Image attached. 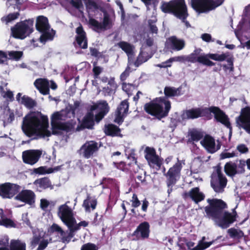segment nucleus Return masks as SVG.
I'll use <instances>...</instances> for the list:
<instances>
[{
	"label": "nucleus",
	"mask_w": 250,
	"mask_h": 250,
	"mask_svg": "<svg viewBox=\"0 0 250 250\" xmlns=\"http://www.w3.org/2000/svg\"><path fill=\"white\" fill-rule=\"evenodd\" d=\"M211 242H206L200 241L198 244L192 249V250H204L208 248L211 245Z\"/></svg>",
	"instance_id": "obj_52"
},
{
	"label": "nucleus",
	"mask_w": 250,
	"mask_h": 250,
	"mask_svg": "<svg viewBox=\"0 0 250 250\" xmlns=\"http://www.w3.org/2000/svg\"><path fill=\"white\" fill-rule=\"evenodd\" d=\"M98 109L100 112L106 115L109 111V106L106 101H102L98 103Z\"/></svg>",
	"instance_id": "obj_46"
},
{
	"label": "nucleus",
	"mask_w": 250,
	"mask_h": 250,
	"mask_svg": "<svg viewBox=\"0 0 250 250\" xmlns=\"http://www.w3.org/2000/svg\"><path fill=\"white\" fill-rule=\"evenodd\" d=\"M182 57L177 56L174 57H171L167 60L166 61L162 62L161 63L158 64L157 66L161 68H167L171 66V63L173 62H178L181 60Z\"/></svg>",
	"instance_id": "obj_40"
},
{
	"label": "nucleus",
	"mask_w": 250,
	"mask_h": 250,
	"mask_svg": "<svg viewBox=\"0 0 250 250\" xmlns=\"http://www.w3.org/2000/svg\"><path fill=\"white\" fill-rule=\"evenodd\" d=\"M0 225L6 227L15 226L14 222L11 219L7 218L4 214L2 209H0Z\"/></svg>",
	"instance_id": "obj_37"
},
{
	"label": "nucleus",
	"mask_w": 250,
	"mask_h": 250,
	"mask_svg": "<svg viewBox=\"0 0 250 250\" xmlns=\"http://www.w3.org/2000/svg\"><path fill=\"white\" fill-rule=\"evenodd\" d=\"M237 166L235 163L230 161L225 164L224 171L228 176L232 177L237 174Z\"/></svg>",
	"instance_id": "obj_33"
},
{
	"label": "nucleus",
	"mask_w": 250,
	"mask_h": 250,
	"mask_svg": "<svg viewBox=\"0 0 250 250\" xmlns=\"http://www.w3.org/2000/svg\"><path fill=\"white\" fill-rule=\"evenodd\" d=\"M129 108V103L127 100L121 102L117 108V111L122 113L124 115L127 114Z\"/></svg>",
	"instance_id": "obj_42"
},
{
	"label": "nucleus",
	"mask_w": 250,
	"mask_h": 250,
	"mask_svg": "<svg viewBox=\"0 0 250 250\" xmlns=\"http://www.w3.org/2000/svg\"><path fill=\"white\" fill-rule=\"evenodd\" d=\"M188 135L189 136L188 142L190 143H193L194 142H197L202 139L204 136L203 132L196 129H193L189 131Z\"/></svg>",
	"instance_id": "obj_32"
},
{
	"label": "nucleus",
	"mask_w": 250,
	"mask_h": 250,
	"mask_svg": "<svg viewBox=\"0 0 250 250\" xmlns=\"http://www.w3.org/2000/svg\"><path fill=\"white\" fill-rule=\"evenodd\" d=\"M236 216L237 213L235 211L233 212V214L228 211H224L222 217L217 221H215V222L222 229H226L236 220Z\"/></svg>",
	"instance_id": "obj_21"
},
{
	"label": "nucleus",
	"mask_w": 250,
	"mask_h": 250,
	"mask_svg": "<svg viewBox=\"0 0 250 250\" xmlns=\"http://www.w3.org/2000/svg\"><path fill=\"white\" fill-rule=\"evenodd\" d=\"M227 62H228V64L229 66H227L226 64L223 65V68L226 69H229L230 71H233L234 67H233V58L232 56L229 57H228L226 59Z\"/></svg>",
	"instance_id": "obj_53"
},
{
	"label": "nucleus",
	"mask_w": 250,
	"mask_h": 250,
	"mask_svg": "<svg viewBox=\"0 0 250 250\" xmlns=\"http://www.w3.org/2000/svg\"><path fill=\"white\" fill-rule=\"evenodd\" d=\"M171 108V103L165 97L156 98L144 106L145 110L148 114L155 116L157 119L167 117Z\"/></svg>",
	"instance_id": "obj_3"
},
{
	"label": "nucleus",
	"mask_w": 250,
	"mask_h": 250,
	"mask_svg": "<svg viewBox=\"0 0 250 250\" xmlns=\"http://www.w3.org/2000/svg\"><path fill=\"white\" fill-rule=\"evenodd\" d=\"M94 114L92 112H88L83 118L81 127L82 129H92L94 125Z\"/></svg>",
	"instance_id": "obj_28"
},
{
	"label": "nucleus",
	"mask_w": 250,
	"mask_h": 250,
	"mask_svg": "<svg viewBox=\"0 0 250 250\" xmlns=\"http://www.w3.org/2000/svg\"><path fill=\"white\" fill-rule=\"evenodd\" d=\"M21 187L16 184L6 182L0 184V196L3 199H12L19 191Z\"/></svg>",
	"instance_id": "obj_11"
},
{
	"label": "nucleus",
	"mask_w": 250,
	"mask_h": 250,
	"mask_svg": "<svg viewBox=\"0 0 250 250\" xmlns=\"http://www.w3.org/2000/svg\"><path fill=\"white\" fill-rule=\"evenodd\" d=\"M34 85L42 95L49 94V83L46 79L38 78L35 81Z\"/></svg>",
	"instance_id": "obj_24"
},
{
	"label": "nucleus",
	"mask_w": 250,
	"mask_h": 250,
	"mask_svg": "<svg viewBox=\"0 0 250 250\" xmlns=\"http://www.w3.org/2000/svg\"><path fill=\"white\" fill-rule=\"evenodd\" d=\"M202 51L200 48L195 49L192 53L187 58V61L191 63L197 62L208 66H212L215 65V63L207 58L205 55H199Z\"/></svg>",
	"instance_id": "obj_14"
},
{
	"label": "nucleus",
	"mask_w": 250,
	"mask_h": 250,
	"mask_svg": "<svg viewBox=\"0 0 250 250\" xmlns=\"http://www.w3.org/2000/svg\"><path fill=\"white\" fill-rule=\"evenodd\" d=\"M208 107H196L186 110L181 115L183 120L195 119L200 117H203L207 120L208 116Z\"/></svg>",
	"instance_id": "obj_15"
},
{
	"label": "nucleus",
	"mask_w": 250,
	"mask_h": 250,
	"mask_svg": "<svg viewBox=\"0 0 250 250\" xmlns=\"http://www.w3.org/2000/svg\"><path fill=\"white\" fill-rule=\"evenodd\" d=\"M126 115H124L122 114V113L116 111V116L114 120V122L118 124L119 125H121L124 122V118L126 116Z\"/></svg>",
	"instance_id": "obj_54"
},
{
	"label": "nucleus",
	"mask_w": 250,
	"mask_h": 250,
	"mask_svg": "<svg viewBox=\"0 0 250 250\" xmlns=\"http://www.w3.org/2000/svg\"><path fill=\"white\" fill-rule=\"evenodd\" d=\"M136 172H139V174L136 176L137 179L142 184H146V172L143 169H140V167L136 169Z\"/></svg>",
	"instance_id": "obj_50"
},
{
	"label": "nucleus",
	"mask_w": 250,
	"mask_h": 250,
	"mask_svg": "<svg viewBox=\"0 0 250 250\" xmlns=\"http://www.w3.org/2000/svg\"><path fill=\"white\" fill-rule=\"evenodd\" d=\"M225 0H191V6L197 13H207L221 5Z\"/></svg>",
	"instance_id": "obj_5"
},
{
	"label": "nucleus",
	"mask_w": 250,
	"mask_h": 250,
	"mask_svg": "<svg viewBox=\"0 0 250 250\" xmlns=\"http://www.w3.org/2000/svg\"><path fill=\"white\" fill-rule=\"evenodd\" d=\"M185 45L184 41L177 39L175 36L169 38L167 43L168 48L177 51L182 50L184 47Z\"/></svg>",
	"instance_id": "obj_27"
},
{
	"label": "nucleus",
	"mask_w": 250,
	"mask_h": 250,
	"mask_svg": "<svg viewBox=\"0 0 250 250\" xmlns=\"http://www.w3.org/2000/svg\"><path fill=\"white\" fill-rule=\"evenodd\" d=\"M180 87L176 88L173 87L166 86L164 88L165 98L178 96L182 95Z\"/></svg>",
	"instance_id": "obj_34"
},
{
	"label": "nucleus",
	"mask_w": 250,
	"mask_h": 250,
	"mask_svg": "<svg viewBox=\"0 0 250 250\" xmlns=\"http://www.w3.org/2000/svg\"><path fill=\"white\" fill-rule=\"evenodd\" d=\"M183 197L185 199L190 198L196 204H198L205 199V195L200 191L199 187H195L192 188L188 192L184 193Z\"/></svg>",
	"instance_id": "obj_22"
},
{
	"label": "nucleus",
	"mask_w": 250,
	"mask_h": 250,
	"mask_svg": "<svg viewBox=\"0 0 250 250\" xmlns=\"http://www.w3.org/2000/svg\"><path fill=\"white\" fill-rule=\"evenodd\" d=\"M35 194L31 190L23 189L19 192L14 199L16 200L22 202L29 205H32L35 202Z\"/></svg>",
	"instance_id": "obj_20"
},
{
	"label": "nucleus",
	"mask_w": 250,
	"mask_h": 250,
	"mask_svg": "<svg viewBox=\"0 0 250 250\" xmlns=\"http://www.w3.org/2000/svg\"><path fill=\"white\" fill-rule=\"evenodd\" d=\"M81 250H98V248L94 244L88 243L82 246Z\"/></svg>",
	"instance_id": "obj_58"
},
{
	"label": "nucleus",
	"mask_w": 250,
	"mask_h": 250,
	"mask_svg": "<svg viewBox=\"0 0 250 250\" xmlns=\"http://www.w3.org/2000/svg\"><path fill=\"white\" fill-rule=\"evenodd\" d=\"M97 205V200L95 198H92L90 194L87 195L86 198L83 201V206L87 212L90 211V208L92 210L96 208Z\"/></svg>",
	"instance_id": "obj_30"
},
{
	"label": "nucleus",
	"mask_w": 250,
	"mask_h": 250,
	"mask_svg": "<svg viewBox=\"0 0 250 250\" xmlns=\"http://www.w3.org/2000/svg\"><path fill=\"white\" fill-rule=\"evenodd\" d=\"M205 56H207V58L208 59H210L216 61L223 62L225 61L228 57L229 56V53L226 52L221 54L208 53L205 55Z\"/></svg>",
	"instance_id": "obj_36"
},
{
	"label": "nucleus",
	"mask_w": 250,
	"mask_h": 250,
	"mask_svg": "<svg viewBox=\"0 0 250 250\" xmlns=\"http://www.w3.org/2000/svg\"><path fill=\"white\" fill-rule=\"evenodd\" d=\"M97 60L93 62V68L92 72L93 73L95 79H97L99 77V75L102 72L103 68L99 66H97Z\"/></svg>",
	"instance_id": "obj_49"
},
{
	"label": "nucleus",
	"mask_w": 250,
	"mask_h": 250,
	"mask_svg": "<svg viewBox=\"0 0 250 250\" xmlns=\"http://www.w3.org/2000/svg\"><path fill=\"white\" fill-rule=\"evenodd\" d=\"M20 13L19 12L10 13L6 16L1 18V20L2 22H5L6 24H8L9 22L18 19Z\"/></svg>",
	"instance_id": "obj_45"
},
{
	"label": "nucleus",
	"mask_w": 250,
	"mask_h": 250,
	"mask_svg": "<svg viewBox=\"0 0 250 250\" xmlns=\"http://www.w3.org/2000/svg\"><path fill=\"white\" fill-rule=\"evenodd\" d=\"M145 158L150 167L156 166L160 169L163 164V159L160 157L153 147L147 146L145 149Z\"/></svg>",
	"instance_id": "obj_12"
},
{
	"label": "nucleus",
	"mask_w": 250,
	"mask_h": 250,
	"mask_svg": "<svg viewBox=\"0 0 250 250\" xmlns=\"http://www.w3.org/2000/svg\"><path fill=\"white\" fill-rule=\"evenodd\" d=\"M104 132L106 135L111 137L122 138L123 136L119 127L113 124L105 125L104 127Z\"/></svg>",
	"instance_id": "obj_25"
},
{
	"label": "nucleus",
	"mask_w": 250,
	"mask_h": 250,
	"mask_svg": "<svg viewBox=\"0 0 250 250\" xmlns=\"http://www.w3.org/2000/svg\"><path fill=\"white\" fill-rule=\"evenodd\" d=\"M229 236L232 238L240 239L244 236L243 232L235 228H230L228 230Z\"/></svg>",
	"instance_id": "obj_43"
},
{
	"label": "nucleus",
	"mask_w": 250,
	"mask_h": 250,
	"mask_svg": "<svg viewBox=\"0 0 250 250\" xmlns=\"http://www.w3.org/2000/svg\"><path fill=\"white\" fill-rule=\"evenodd\" d=\"M100 147L101 145L95 141H87L81 146L78 152L83 158L88 159L95 156Z\"/></svg>",
	"instance_id": "obj_9"
},
{
	"label": "nucleus",
	"mask_w": 250,
	"mask_h": 250,
	"mask_svg": "<svg viewBox=\"0 0 250 250\" xmlns=\"http://www.w3.org/2000/svg\"><path fill=\"white\" fill-rule=\"evenodd\" d=\"M21 103L29 109L32 108L36 105V103L34 100L25 96H23L21 98Z\"/></svg>",
	"instance_id": "obj_44"
},
{
	"label": "nucleus",
	"mask_w": 250,
	"mask_h": 250,
	"mask_svg": "<svg viewBox=\"0 0 250 250\" xmlns=\"http://www.w3.org/2000/svg\"><path fill=\"white\" fill-rule=\"evenodd\" d=\"M49 204V202L46 199H41L40 200V208L44 211H46Z\"/></svg>",
	"instance_id": "obj_62"
},
{
	"label": "nucleus",
	"mask_w": 250,
	"mask_h": 250,
	"mask_svg": "<svg viewBox=\"0 0 250 250\" xmlns=\"http://www.w3.org/2000/svg\"><path fill=\"white\" fill-rule=\"evenodd\" d=\"M210 185L214 191L217 193H222L227 184V179L222 173L221 169L218 167L215 172L211 175Z\"/></svg>",
	"instance_id": "obj_7"
},
{
	"label": "nucleus",
	"mask_w": 250,
	"mask_h": 250,
	"mask_svg": "<svg viewBox=\"0 0 250 250\" xmlns=\"http://www.w3.org/2000/svg\"><path fill=\"white\" fill-rule=\"evenodd\" d=\"M34 184L43 189L52 188L51 182L49 179L47 177L38 179L35 181Z\"/></svg>",
	"instance_id": "obj_38"
},
{
	"label": "nucleus",
	"mask_w": 250,
	"mask_h": 250,
	"mask_svg": "<svg viewBox=\"0 0 250 250\" xmlns=\"http://www.w3.org/2000/svg\"><path fill=\"white\" fill-rule=\"evenodd\" d=\"M208 116H207V120H209L212 118L211 113L214 114V117L215 121L220 123L228 128L229 129L230 132L232 130L231 124L229 122V119L228 115L221 110L219 107L215 106H211L208 107Z\"/></svg>",
	"instance_id": "obj_8"
},
{
	"label": "nucleus",
	"mask_w": 250,
	"mask_h": 250,
	"mask_svg": "<svg viewBox=\"0 0 250 250\" xmlns=\"http://www.w3.org/2000/svg\"><path fill=\"white\" fill-rule=\"evenodd\" d=\"M42 33L40 37V40L41 42H45L48 40H52L53 39V35L51 33L48 32V30H46L44 32H41Z\"/></svg>",
	"instance_id": "obj_51"
},
{
	"label": "nucleus",
	"mask_w": 250,
	"mask_h": 250,
	"mask_svg": "<svg viewBox=\"0 0 250 250\" xmlns=\"http://www.w3.org/2000/svg\"><path fill=\"white\" fill-rule=\"evenodd\" d=\"M131 202L132 203L131 206L133 208H137L141 205V202L138 199L137 195L135 193L133 194Z\"/></svg>",
	"instance_id": "obj_59"
},
{
	"label": "nucleus",
	"mask_w": 250,
	"mask_h": 250,
	"mask_svg": "<svg viewBox=\"0 0 250 250\" xmlns=\"http://www.w3.org/2000/svg\"><path fill=\"white\" fill-rule=\"evenodd\" d=\"M3 93V97L4 98L9 99L10 102H13L14 100V95L12 91L8 90L6 92L4 91Z\"/></svg>",
	"instance_id": "obj_64"
},
{
	"label": "nucleus",
	"mask_w": 250,
	"mask_h": 250,
	"mask_svg": "<svg viewBox=\"0 0 250 250\" xmlns=\"http://www.w3.org/2000/svg\"><path fill=\"white\" fill-rule=\"evenodd\" d=\"M130 67L127 66L125 70L120 75V80L122 82L125 81L126 78L129 76L130 72Z\"/></svg>",
	"instance_id": "obj_61"
},
{
	"label": "nucleus",
	"mask_w": 250,
	"mask_h": 250,
	"mask_svg": "<svg viewBox=\"0 0 250 250\" xmlns=\"http://www.w3.org/2000/svg\"><path fill=\"white\" fill-rule=\"evenodd\" d=\"M90 55L97 58V60L102 57V53L100 52L98 50L94 47H90L89 48Z\"/></svg>",
	"instance_id": "obj_56"
},
{
	"label": "nucleus",
	"mask_w": 250,
	"mask_h": 250,
	"mask_svg": "<svg viewBox=\"0 0 250 250\" xmlns=\"http://www.w3.org/2000/svg\"><path fill=\"white\" fill-rule=\"evenodd\" d=\"M34 23L33 19L26 20L17 22L11 27V33L14 38L23 40L30 35L33 31L32 28Z\"/></svg>",
	"instance_id": "obj_6"
},
{
	"label": "nucleus",
	"mask_w": 250,
	"mask_h": 250,
	"mask_svg": "<svg viewBox=\"0 0 250 250\" xmlns=\"http://www.w3.org/2000/svg\"><path fill=\"white\" fill-rule=\"evenodd\" d=\"M113 166L118 169L125 172H130L131 173H136V169L139 168V166L135 163H126L123 161L119 163L113 162Z\"/></svg>",
	"instance_id": "obj_26"
},
{
	"label": "nucleus",
	"mask_w": 250,
	"mask_h": 250,
	"mask_svg": "<svg viewBox=\"0 0 250 250\" xmlns=\"http://www.w3.org/2000/svg\"><path fill=\"white\" fill-rule=\"evenodd\" d=\"M118 44L119 47L125 52L127 55L133 53L132 46L130 43L124 41H121Z\"/></svg>",
	"instance_id": "obj_41"
},
{
	"label": "nucleus",
	"mask_w": 250,
	"mask_h": 250,
	"mask_svg": "<svg viewBox=\"0 0 250 250\" xmlns=\"http://www.w3.org/2000/svg\"><path fill=\"white\" fill-rule=\"evenodd\" d=\"M241 115H240L237 119L238 123H246L250 122V107L246 106L241 109Z\"/></svg>",
	"instance_id": "obj_31"
},
{
	"label": "nucleus",
	"mask_w": 250,
	"mask_h": 250,
	"mask_svg": "<svg viewBox=\"0 0 250 250\" xmlns=\"http://www.w3.org/2000/svg\"><path fill=\"white\" fill-rule=\"evenodd\" d=\"M208 205L205 208L207 217L213 220L217 221L222 217L224 210L228 208L227 203L222 199H208Z\"/></svg>",
	"instance_id": "obj_4"
},
{
	"label": "nucleus",
	"mask_w": 250,
	"mask_h": 250,
	"mask_svg": "<svg viewBox=\"0 0 250 250\" xmlns=\"http://www.w3.org/2000/svg\"><path fill=\"white\" fill-rule=\"evenodd\" d=\"M8 250H26V244L20 240H12Z\"/></svg>",
	"instance_id": "obj_35"
},
{
	"label": "nucleus",
	"mask_w": 250,
	"mask_h": 250,
	"mask_svg": "<svg viewBox=\"0 0 250 250\" xmlns=\"http://www.w3.org/2000/svg\"><path fill=\"white\" fill-rule=\"evenodd\" d=\"M49 25L48 19L43 16H40L37 19L36 28L39 31L44 32L46 30H49Z\"/></svg>",
	"instance_id": "obj_29"
},
{
	"label": "nucleus",
	"mask_w": 250,
	"mask_h": 250,
	"mask_svg": "<svg viewBox=\"0 0 250 250\" xmlns=\"http://www.w3.org/2000/svg\"><path fill=\"white\" fill-rule=\"evenodd\" d=\"M246 165V161L244 160H239V163L237 166V174H243L245 172V167Z\"/></svg>",
	"instance_id": "obj_55"
},
{
	"label": "nucleus",
	"mask_w": 250,
	"mask_h": 250,
	"mask_svg": "<svg viewBox=\"0 0 250 250\" xmlns=\"http://www.w3.org/2000/svg\"><path fill=\"white\" fill-rule=\"evenodd\" d=\"M75 224H72L71 226H66L69 229V232L68 234V237L69 238L73 237L74 236V232L78 230V227L76 228L75 227Z\"/></svg>",
	"instance_id": "obj_63"
},
{
	"label": "nucleus",
	"mask_w": 250,
	"mask_h": 250,
	"mask_svg": "<svg viewBox=\"0 0 250 250\" xmlns=\"http://www.w3.org/2000/svg\"><path fill=\"white\" fill-rule=\"evenodd\" d=\"M147 60L142 54L140 53L135 61L128 57V64L129 65L134 64L136 67H138L144 62H146Z\"/></svg>",
	"instance_id": "obj_39"
},
{
	"label": "nucleus",
	"mask_w": 250,
	"mask_h": 250,
	"mask_svg": "<svg viewBox=\"0 0 250 250\" xmlns=\"http://www.w3.org/2000/svg\"><path fill=\"white\" fill-rule=\"evenodd\" d=\"M86 7L88 9H94V10H97L99 9L98 4L92 0H88L87 2L86 3Z\"/></svg>",
	"instance_id": "obj_57"
},
{
	"label": "nucleus",
	"mask_w": 250,
	"mask_h": 250,
	"mask_svg": "<svg viewBox=\"0 0 250 250\" xmlns=\"http://www.w3.org/2000/svg\"><path fill=\"white\" fill-rule=\"evenodd\" d=\"M150 232V225L148 222L145 221L138 225L132 236H135L137 240H144L149 237Z\"/></svg>",
	"instance_id": "obj_18"
},
{
	"label": "nucleus",
	"mask_w": 250,
	"mask_h": 250,
	"mask_svg": "<svg viewBox=\"0 0 250 250\" xmlns=\"http://www.w3.org/2000/svg\"><path fill=\"white\" fill-rule=\"evenodd\" d=\"M76 33L75 40L73 42L74 46L81 49H87L88 47V39L86 33L81 24H80V25L76 28Z\"/></svg>",
	"instance_id": "obj_17"
},
{
	"label": "nucleus",
	"mask_w": 250,
	"mask_h": 250,
	"mask_svg": "<svg viewBox=\"0 0 250 250\" xmlns=\"http://www.w3.org/2000/svg\"><path fill=\"white\" fill-rule=\"evenodd\" d=\"M62 115L59 112H54L51 117L52 133L48 130V118L46 115L41 112H32L27 114L23 119L21 129L23 133L28 137H35L32 139H38L50 137L51 134L58 135V130L69 132L73 128L69 122H61Z\"/></svg>",
	"instance_id": "obj_1"
},
{
	"label": "nucleus",
	"mask_w": 250,
	"mask_h": 250,
	"mask_svg": "<svg viewBox=\"0 0 250 250\" xmlns=\"http://www.w3.org/2000/svg\"><path fill=\"white\" fill-rule=\"evenodd\" d=\"M42 151L39 149H31L22 152V160L24 163L30 165L35 164L40 158Z\"/></svg>",
	"instance_id": "obj_19"
},
{
	"label": "nucleus",
	"mask_w": 250,
	"mask_h": 250,
	"mask_svg": "<svg viewBox=\"0 0 250 250\" xmlns=\"http://www.w3.org/2000/svg\"><path fill=\"white\" fill-rule=\"evenodd\" d=\"M182 168V164L179 161L170 167L167 173L165 172L166 168L163 167V172L167 178L166 183L168 187H172L176 183L180 177Z\"/></svg>",
	"instance_id": "obj_10"
},
{
	"label": "nucleus",
	"mask_w": 250,
	"mask_h": 250,
	"mask_svg": "<svg viewBox=\"0 0 250 250\" xmlns=\"http://www.w3.org/2000/svg\"><path fill=\"white\" fill-rule=\"evenodd\" d=\"M237 150L241 153L244 154L248 152L249 148L246 145L241 144L238 145L236 147Z\"/></svg>",
	"instance_id": "obj_60"
},
{
	"label": "nucleus",
	"mask_w": 250,
	"mask_h": 250,
	"mask_svg": "<svg viewBox=\"0 0 250 250\" xmlns=\"http://www.w3.org/2000/svg\"><path fill=\"white\" fill-rule=\"evenodd\" d=\"M8 55L9 59L18 61L23 56V52L21 51H11L8 52Z\"/></svg>",
	"instance_id": "obj_47"
},
{
	"label": "nucleus",
	"mask_w": 250,
	"mask_h": 250,
	"mask_svg": "<svg viewBox=\"0 0 250 250\" xmlns=\"http://www.w3.org/2000/svg\"><path fill=\"white\" fill-rule=\"evenodd\" d=\"M202 146L209 153H213L220 149V146L215 147L214 139L210 135H206L200 142Z\"/></svg>",
	"instance_id": "obj_23"
},
{
	"label": "nucleus",
	"mask_w": 250,
	"mask_h": 250,
	"mask_svg": "<svg viewBox=\"0 0 250 250\" xmlns=\"http://www.w3.org/2000/svg\"><path fill=\"white\" fill-rule=\"evenodd\" d=\"M58 215L66 226H71L76 223L72 209L66 204L59 207Z\"/></svg>",
	"instance_id": "obj_13"
},
{
	"label": "nucleus",
	"mask_w": 250,
	"mask_h": 250,
	"mask_svg": "<svg viewBox=\"0 0 250 250\" xmlns=\"http://www.w3.org/2000/svg\"><path fill=\"white\" fill-rule=\"evenodd\" d=\"M157 21V20L149 19L148 20V26L149 29V32L152 34H157L158 32V29L155 23Z\"/></svg>",
	"instance_id": "obj_48"
},
{
	"label": "nucleus",
	"mask_w": 250,
	"mask_h": 250,
	"mask_svg": "<svg viewBox=\"0 0 250 250\" xmlns=\"http://www.w3.org/2000/svg\"><path fill=\"white\" fill-rule=\"evenodd\" d=\"M164 13L171 14L184 22L187 27L190 24L187 21L189 16L185 0H171L168 2L163 1L160 7Z\"/></svg>",
	"instance_id": "obj_2"
},
{
	"label": "nucleus",
	"mask_w": 250,
	"mask_h": 250,
	"mask_svg": "<svg viewBox=\"0 0 250 250\" xmlns=\"http://www.w3.org/2000/svg\"><path fill=\"white\" fill-rule=\"evenodd\" d=\"M104 18L103 22H100L95 19L91 18L89 20V24L94 27V30H106L110 29L112 26V21L109 14L106 11H103Z\"/></svg>",
	"instance_id": "obj_16"
}]
</instances>
